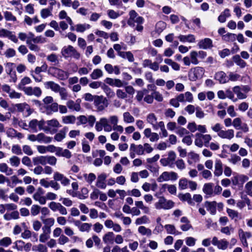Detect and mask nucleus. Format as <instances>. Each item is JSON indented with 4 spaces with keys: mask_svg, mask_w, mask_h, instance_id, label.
I'll return each mask as SVG.
<instances>
[{
    "mask_svg": "<svg viewBox=\"0 0 252 252\" xmlns=\"http://www.w3.org/2000/svg\"><path fill=\"white\" fill-rule=\"evenodd\" d=\"M216 205L217 202L216 201H206L205 202V206L207 210L213 215L216 213Z\"/></svg>",
    "mask_w": 252,
    "mask_h": 252,
    "instance_id": "c85d7f7f",
    "label": "nucleus"
},
{
    "mask_svg": "<svg viewBox=\"0 0 252 252\" xmlns=\"http://www.w3.org/2000/svg\"><path fill=\"white\" fill-rule=\"evenodd\" d=\"M0 172L5 173L7 176L11 175L13 170L5 163H0Z\"/></svg>",
    "mask_w": 252,
    "mask_h": 252,
    "instance_id": "2f4dec72",
    "label": "nucleus"
},
{
    "mask_svg": "<svg viewBox=\"0 0 252 252\" xmlns=\"http://www.w3.org/2000/svg\"><path fill=\"white\" fill-rule=\"evenodd\" d=\"M178 178V174L175 172L164 171L158 178V183L171 181L174 182Z\"/></svg>",
    "mask_w": 252,
    "mask_h": 252,
    "instance_id": "20e7f679",
    "label": "nucleus"
},
{
    "mask_svg": "<svg viewBox=\"0 0 252 252\" xmlns=\"http://www.w3.org/2000/svg\"><path fill=\"white\" fill-rule=\"evenodd\" d=\"M59 104L57 102H53L50 105L45 106L46 114L51 115L53 113L58 112Z\"/></svg>",
    "mask_w": 252,
    "mask_h": 252,
    "instance_id": "72a5a7b5",
    "label": "nucleus"
},
{
    "mask_svg": "<svg viewBox=\"0 0 252 252\" xmlns=\"http://www.w3.org/2000/svg\"><path fill=\"white\" fill-rule=\"evenodd\" d=\"M32 161L34 165H38L40 164L42 165H45L47 164V156H41L34 157L32 158Z\"/></svg>",
    "mask_w": 252,
    "mask_h": 252,
    "instance_id": "f704fd0d",
    "label": "nucleus"
},
{
    "mask_svg": "<svg viewBox=\"0 0 252 252\" xmlns=\"http://www.w3.org/2000/svg\"><path fill=\"white\" fill-rule=\"evenodd\" d=\"M102 89L104 92L105 93L106 96L109 98H114L115 96V93L114 92V91L111 89L110 87H109L108 86L103 85V86H102Z\"/></svg>",
    "mask_w": 252,
    "mask_h": 252,
    "instance_id": "37998d69",
    "label": "nucleus"
},
{
    "mask_svg": "<svg viewBox=\"0 0 252 252\" xmlns=\"http://www.w3.org/2000/svg\"><path fill=\"white\" fill-rule=\"evenodd\" d=\"M0 37H7L14 43H17L18 41L16 36L13 34L12 32L5 29H0Z\"/></svg>",
    "mask_w": 252,
    "mask_h": 252,
    "instance_id": "2eb2a0df",
    "label": "nucleus"
},
{
    "mask_svg": "<svg viewBox=\"0 0 252 252\" xmlns=\"http://www.w3.org/2000/svg\"><path fill=\"white\" fill-rule=\"evenodd\" d=\"M230 16V11L228 9H225L219 16L218 20L221 23H224L226 19Z\"/></svg>",
    "mask_w": 252,
    "mask_h": 252,
    "instance_id": "8fccbe9b",
    "label": "nucleus"
},
{
    "mask_svg": "<svg viewBox=\"0 0 252 252\" xmlns=\"http://www.w3.org/2000/svg\"><path fill=\"white\" fill-rule=\"evenodd\" d=\"M9 160L11 166L17 167L20 164V158L16 156H12L9 158Z\"/></svg>",
    "mask_w": 252,
    "mask_h": 252,
    "instance_id": "4d7b16f0",
    "label": "nucleus"
},
{
    "mask_svg": "<svg viewBox=\"0 0 252 252\" xmlns=\"http://www.w3.org/2000/svg\"><path fill=\"white\" fill-rule=\"evenodd\" d=\"M161 189L164 191L167 189L171 194H176L177 192V188L174 185L163 184L161 187Z\"/></svg>",
    "mask_w": 252,
    "mask_h": 252,
    "instance_id": "4c0bfd02",
    "label": "nucleus"
},
{
    "mask_svg": "<svg viewBox=\"0 0 252 252\" xmlns=\"http://www.w3.org/2000/svg\"><path fill=\"white\" fill-rule=\"evenodd\" d=\"M62 119L63 123L65 124H73L76 121V118L73 115L63 116Z\"/></svg>",
    "mask_w": 252,
    "mask_h": 252,
    "instance_id": "3c124183",
    "label": "nucleus"
},
{
    "mask_svg": "<svg viewBox=\"0 0 252 252\" xmlns=\"http://www.w3.org/2000/svg\"><path fill=\"white\" fill-rule=\"evenodd\" d=\"M90 28V25L87 24H77L76 25V31L77 32H83Z\"/></svg>",
    "mask_w": 252,
    "mask_h": 252,
    "instance_id": "774afa93",
    "label": "nucleus"
},
{
    "mask_svg": "<svg viewBox=\"0 0 252 252\" xmlns=\"http://www.w3.org/2000/svg\"><path fill=\"white\" fill-rule=\"evenodd\" d=\"M149 222V218L147 216L145 215L137 218L135 221V224L136 225H139L143 224H146Z\"/></svg>",
    "mask_w": 252,
    "mask_h": 252,
    "instance_id": "603ef678",
    "label": "nucleus"
},
{
    "mask_svg": "<svg viewBox=\"0 0 252 252\" xmlns=\"http://www.w3.org/2000/svg\"><path fill=\"white\" fill-rule=\"evenodd\" d=\"M53 179L55 182H60L61 184L63 186H67L70 184V181L63 174L58 171L54 173Z\"/></svg>",
    "mask_w": 252,
    "mask_h": 252,
    "instance_id": "9d476101",
    "label": "nucleus"
},
{
    "mask_svg": "<svg viewBox=\"0 0 252 252\" xmlns=\"http://www.w3.org/2000/svg\"><path fill=\"white\" fill-rule=\"evenodd\" d=\"M107 14L108 17L111 19H116L120 17L122 14V13H120L119 12L115 11L112 9H108L107 11Z\"/></svg>",
    "mask_w": 252,
    "mask_h": 252,
    "instance_id": "bf43d9fd",
    "label": "nucleus"
},
{
    "mask_svg": "<svg viewBox=\"0 0 252 252\" xmlns=\"http://www.w3.org/2000/svg\"><path fill=\"white\" fill-rule=\"evenodd\" d=\"M138 232L142 235H146L150 237L152 235V230L144 226H140L138 228Z\"/></svg>",
    "mask_w": 252,
    "mask_h": 252,
    "instance_id": "49530a36",
    "label": "nucleus"
},
{
    "mask_svg": "<svg viewBox=\"0 0 252 252\" xmlns=\"http://www.w3.org/2000/svg\"><path fill=\"white\" fill-rule=\"evenodd\" d=\"M124 121L126 123H132L134 121V117L128 112L123 114Z\"/></svg>",
    "mask_w": 252,
    "mask_h": 252,
    "instance_id": "0e129e2a",
    "label": "nucleus"
},
{
    "mask_svg": "<svg viewBox=\"0 0 252 252\" xmlns=\"http://www.w3.org/2000/svg\"><path fill=\"white\" fill-rule=\"evenodd\" d=\"M129 18L127 21V24L132 27L135 26V24H142L144 21L143 17L139 16L134 10H131L129 13Z\"/></svg>",
    "mask_w": 252,
    "mask_h": 252,
    "instance_id": "423d86ee",
    "label": "nucleus"
},
{
    "mask_svg": "<svg viewBox=\"0 0 252 252\" xmlns=\"http://www.w3.org/2000/svg\"><path fill=\"white\" fill-rule=\"evenodd\" d=\"M12 243L10 238L5 237L0 240V246L3 247H7Z\"/></svg>",
    "mask_w": 252,
    "mask_h": 252,
    "instance_id": "69168bd1",
    "label": "nucleus"
},
{
    "mask_svg": "<svg viewBox=\"0 0 252 252\" xmlns=\"http://www.w3.org/2000/svg\"><path fill=\"white\" fill-rule=\"evenodd\" d=\"M214 184L212 183H205L203 185L202 190L203 192L209 197L214 196V192H213Z\"/></svg>",
    "mask_w": 252,
    "mask_h": 252,
    "instance_id": "5701e85b",
    "label": "nucleus"
},
{
    "mask_svg": "<svg viewBox=\"0 0 252 252\" xmlns=\"http://www.w3.org/2000/svg\"><path fill=\"white\" fill-rule=\"evenodd\" d=\"M135 205L136 207L141 209L144 213L149 214L150 212V208L144 205L143 202L142 201H137L135 202Z\"/></svg>",
    "mask_w": 252,
    "mask_h": 252,
    "instance_id": "5fc2aeb1",
    "label": "nucleus"
},
{
    "mask_svg": "<svg viewBox=\"0 0 252 252\" xmlns=\"http://www.w3.org/2000/svg\"><path fill=\"white\" fill-rule=\"evenodd\" d=\"M37 141L38 142L48 143H50L52 141V138L50 137H48L46 136L43 133H40L37 135Z\"/></svg>",
    "mask_w": 252,
    "mask_h": 252,
    "instance_id": "c03bdc74",
    "label": "nucleus"
},
{
    "mask_svg": "<svg viewBox=\"0 0 252 252\" xmlns=\"http://www.w3.org/2000/svg\"><path fill=\"white\" fill-rule=\"evenodd\" d=\"M178 38L180 41L183 42H189L190 43H193L195 41V37L194 35L191 34L187 35H180L178 36Z\"/></svg>",
    "mask_w": 252,
    "mask_h": 252,
    "instance_id": "c9c22d12",
    "label": "nucleus"
},
{
    "mask_svg": "<svg viewBox=\"0 0 252 252\" xmlns=\"http://www.w3.org/2000/svg\"><path fill=\"white\" fill-rule=\"evenodd\" d=\"M23 91L28 95H34L37 97L40 96L42 93L41 89L37 87H27Z\"/></svg>",
    "mask_w": 252,
    "mask_h": 252,
    "instance_id": "4468645a",
    "label": "nucleus"
},
{
    "mask_svg": "<svg viewBox=\"0 0 252 252\" xmlns=\"http://www.w3.org/2000/svg\"><path fill=\"white\" fill-rule=\"evenodd\" d=\"M198 56V52L195 51H192L190 53V60L191 63L194 64L196 65L199 63V61L197 59Z\"/></svg>",
    "mask_w": 252,
    "mask_h": 252,
    "instance_id": "e2e57ef3",
    "label": "nucleus"
},
{
    "mask_svg": "<svg viewBox=\"0 0 252 252\" xmlns=\"http://www.w3.org/2000/svg\"><path fill=\"white\" fill-rule=\"evenodd\" d=\"M39 183L41 186L45 188H48L51 187L55 190H58L61 188L60 184L58 182L53 180L48 181L46 179H42L40 180Z\"/></svg>",
    "mask_w": 252,
    "mask_h": 252,
    "instance_id": "f8f14e48",
    "label": "nucleus"
},
{
    "mask_svg": "<svg viewBox=\"0 0 252 252\" xmlns=\"http://www.w3.org/2000/svg\"><path fill=\"white\" fill-rule=\"evenodd\" d=\"M218 136L222 139L231 140L234 136V131L232 129H229L225 130H222L220 131V133H219Z\"/></svg>",
    "mask_w": 252,
    "mask_h": 252,
    "instance_id": "b1692460",
    "label": "nucleus"
},
{
    "mask_svg": "<svg viewBox=\"0 0 252 252\" xmlns=\"http://www.w3.org/2000/svg\"><path fill=\"white\" fill-rule=\"evenodd\" d=\"M164 228L168 234L177 235L180 233V232L176 230L175 226L173 224H166L164 226Z\"/></svg>",
    "mask_w": 252,
    "mask_h": 252,
    "instance_id": "864d4df0",
    "label": "nucleus"
},
{
    "mask_svg": "<svg viewBox=\"0 0 252 252\" xmlns=\"http://www.w3.org/2000/svg\"><path fill=\"white\" fill-rule=\"evenodd\" d=\"M215 79L220 84H225L229 81L228 77L226 73L222 71L216 72L215 75Z\"/></svg>",
    "mask_w": 252,
    "mask_h": 252,
    "instance_id": "412c9836",
    "label": "nucleus"
},
{
    "mask_svg": "<svg viewBox=\"0 0 252 252\" xmlns=\"http://www.w3.org/2000/svg\"><path fill=\"white\" fill-rule=\"evenodd\" d=\"M106 177V175L105 173H102L98 175L96 182V186L98 188L105 189L106 187L105 183Z\"/></svg>",
    "mask_w": 252,
    "mask_h": 252,
    "instance_id": "4be33fe9",
    "label": "nucleus"
},
{
    "mask_svg": "<svg viewBox=\"0 0 252 252\" xmlns=\"http://www.w3.org/2000/svg\"><path fill=\"white\" fill-rule=\"evenodd\" d=\"M232 60L237 65L241 68H244L247 65V63L239 55L233 56Z\"/></svg>",
    "mask_w": 252,
    "mask_h": 252,
    "instance_id": "c756f323",
    "label": "nucleus"
},
{
    "mask_svg": "<svg viewBox=\"0 0 252 252\" xmlns=\"http://www.w3.org/2000/svg\"><path fill=\"white\" fill-rule=\"evenodd\" d=\"M67 130V128L66 127H64L63 129L60 130L59 133H57L55 135V139L57 141H61L63 139H64L65 137Z\"/></svg>",
    "mask_w": 252,
    "mask_h": 252,
    "instance_id": "09e8293b",
    "label": "nucleus"
},
{
    "mask_svg": "<svg viewBox=\"0 0 252 252\" xmlns=\"http://www.w3.org/2000/svg\"><path fill=\"white\" fill-rule=\"evenodd\" d=\"M176 158V153L173 151H170L168 153V157L166 158L160 159V162L163 166H169L170 168H174Z\"/></svg>",
    "mask_w": 252,
    "mask_h": 252,
    "instance_id": "7ed1b4c3",
    "label": "nucleus"
},
{
    "mask_svg": "<svg viewBox=\"0 0 252 252\" xmlns=\"http://www.w3.org/2000/svg\"><path fill=\"white\" fill-rule=\"evenodd\" d=\"M32 82L31 79L28 77H24L21 80L18 85V88L20 90L24 91L27 87H25L26 85L30 84Z\"/></svg>",
    "mask_w": 252,
    "mask_h": 252,
    "instance_id": "a19ab883",
    "label": "nucleus"
},
{
    "mask_svg": "<svg viewBox=\"0 0 252 252\" xmlns=\"http://www.w3.org/2000/svg\"><path fill=\"white\" fill-rule=\"evenodd\" d=\"M179 197L181 200L187 201L189 204L192 203L191 194L189 192L180 194Z\"/></svg>",
    "mask_w": 252,
    "mask_h": 252,
    "instance_id": "052dcab7",
    "label": "nucleus"
},
{
    "mask_svg": "<svg viewBox=\"0 0 252 252\" xmlns=\"http://www.w3.org/2000/svg\"><path fill=\"white\" fill-rule=\"evenodd\" d=\"M40 219L44 224L42 229L51 230V227L54 225L55 223V220L53 218H45L43 216H41Z\"/></svg>",
    "mask_w": 252,
    "mask_h": 252,
    "instance_id": "6ab92c4d",
    "label": "nucleus"
},
{
    "mask_svg": "<svg viewBox=\"0 0 252 252\" xmlns=\"http://www.w3.org/2000/svg\"><path fill=\"white\" fill-rule=\"evenodd\" d=\"M44 193L43 189L41 188H38L33 195V198L40 204H45L46 203V198L45 196H43Z\"/></svg>",
    "mask_w": 252,
    "mask_h": 252,
    "instance_id": "ddd939ff",
    "label": "nucleus"
},
{
    "mask_svg": "<svg viewBox=\"0 0 252 252\" xmlns=\"http://www.w3.org/2000/svg\"><path fill=\"white\" fill-rule=\"evenodd\" d=\"M232 91L236 94L238 99H245L247 97V94L243 93L241 86H236L232 88Z\"/></svg>",
    "mask_w": 252,
    "mask_h": 252,
    "instance_id": "a878e982",
    "label": "nucleus"
},
{
    "mask_svg": "<svg viewBox=\"0 0 252 252\" xmlns=\"http://www.w3.org/2000/svg\"><path fill=\"white\" fill-rule=\"evenodd\" d=\"M115 234L113 232H108L105 233L103 237L102 240L105 244H113L114 243Z\"/></svg>",
    "mask_w": 252,
    "mask_h": 252,
    "instance_id": "7c9ffc66",
    "label": "nucleus"
},
{
    "mask_svg": "<svg viewBox=\"0 0 252 252\" xmlns=\"http://www.w3.org/2000/svg\"><path fill=\"white\" fill-rule=\"evenodd\" d=\"M14 108L17 112L22 113L25 117L30 116L32 113L30 106L26 102L17 103L14 105Z\"/></svg>",
    "mask_w": 252,
    "mask_h": 252,
    "instance_id": "0eeeda50",
    "label": "nucleus"
},
{
    "mask_svg": "<svg viewBox=\"0 0 252 252\" xmlns=\"http://www.w3.org/2000/svg\"><path fill=\"white\" fill-rule=\"evenodd\" d=\"M83 177L85 181L90 185L92 184V183L96 179V176L94 173H90L89 174H84Z\"/></svg>",
    "mask_w": 252,
    "mask_h": 252,
    "instance_id": "13d9d810",
    "label": "nucleus"
},
{
    "mask_svg": "<svg viewBox=\"0 0 252 252\" xmlns=\"http://www.w3.org/2000/svg\"><path fill=\"white\" fill-rule=\"evenodd\" d=\"M142 145L139 144L136 145L133 143L131 144L129 148V151H135L138 155H143Z\"/></svg>",
    "mask_w": 252,
    "mask_h": 252,
    "instance_id": "ea45409f",
    "label": "nucleus"
},
{
    "mask_svg": "<svg viewBox=\"0 0 252 252\" xmlns=\"http://www.w3.org/2000/svg\"><path fill=\"white\" fill-rule=\"evenodd\" d=\"M175 203L171 200H167L164 197L161 196L158 201L154 204L157 210H169L174 207Z\"/></svg>",
    "mask_w": 252,
    "mask_h": 252,
    "instance_id": "f257e3e1",
    "label": "nucleus"
},
{
    "mask_svg": "<svg viewBox=\"0 0 252 252\" xmlns=\"http://www.w3.org/2000/svg\"><path fill=\"white\" fill-rule=\"evenodd\" d=\"M147 123L151 124L154 129L157 130L158 128V122L157 121V117L154 113L149 114L146 118Z\"/></svg>",
    "mask_w": 252,
    "mask_h": 252,
    "instance_id": "a211bd4d",
    "label": "nucleus"
},
{
    "mask_svg": "<svg viewBox=\"0 0 252 252\" xmlns=\"http://www.w3.org/2000/svg\"><path fill=\"white\" fill-rule=\"evenodd\" d=\"M198 46L200 49H210L213 47L212 40L210 38H205L198 42Z\"/></svg>",
    "mask_w": 252,
    "mask_h": 252,
    "instance_id": "aec40b11",
    "label": "nucleus"
},
{
    "mask_svg": "<svg viewBox=\"0 0 252 252\" xmlns=\"http://www.w3.org/2000/svg\"><path fill=\"white\" fill-rule=\"evenodd\" d=\"M119 56L124 59H127L129 62H133L134 61V56L130 51L119 53Z\"/></svg>",
    "mask_w": 252,
    "mask_h": 252,
    "instance_id": "a18cd8bd",
    "label": "nucleus"
},
{
    "mask_svg": "<svg viewBox=\"0 0 252 252\" xmlns=\"http://www.w3.org/2000/svg\"><path fill=\"white\" fill-rule=\"evenodd\" d=\"M32 250L36 252H47V247L43 244H39L38 245H34L32 247Z\"/></svg>",
    "mask_w": 252,
    "mask_h": 252,
    "instance_id": "6e6d98bb",
    "label": "nucleus"
},
{
    "mask_svg": "<svg viewBox=\"0 0 252 252\" xmlns=\"http://www.w3.org/2000/svg\"><path fill=\"white\" fill-rule=\"evenodd\" d=\"M103 76V72L99 68L94 69L90 74L91 78L93 80H96Z\"/></svg>",
    "mask_w": 252,
    "mask_h": 252,
    "instance_id": "79ce46f5",
    "label": "nucleus"
},
{
    "mask_svg": "<svg viewBox=\"0 0 252 252\" xmlns=\"http://www.w3.org/2000/svg\"><path fill=\"white\" fill-rule=\"evenodd\" d=\"M45 87L47 89H51L55 93H58L62 88L58 84L53 81H47L44 84Z\"/></svg>",
    "mask_w": 252,
    "mask_h": 252,
    "instance_id": "393cba45",
    "label": "nucleus"
},
{
    "mask_svg": "<svg viewBox=\"0 0 252 252\" xmlns=\"http://www.w3.org/2000/svg\"><path fill=\"white\" fill-rule=\"evenodd\" d=\"M45 121L43 120L38 121L36 119L31 120L29 124V127L32 130V132H36L38 131L37 127L39 130H43L46 128L44 127Z\"/></svg>",
    "mask_w": 252,
    "mask_h": 252,
    "instance_id": "6e6552de",
    "label": "nucleus"
},
{
    "mask_svg": "<svg viewBox=\"0 0 252 252\" xmlns=\"http://www.w3.org/2000/svg\"><path fill=\"white\" fill-rule=\"evenodd\" d=\"M42 233H41L39 236V242L41 243H45L46 241H47L50 238V234L51 233V230H47V229H42Z\"/></svg>",
    "mask_w": 252,
    "mask_h": 252,
    "instance_id": "58836bf2",
    "label": "nucleus"
},
{
    "mask_svg": "<svg viewBox=\"0 0 252 252\" xmlns=\"http://www.w3.org/2000/svg\"><path fill=\"white\" fill-rule=\"evenodd\" d=\"M94 104L98 111L104 110L108 105L107 99L103 95H95Z\"/></svg>",
    "mask_w": 252,
    "mask_h": 252,
    "instance_id": "f03ea898",
    "label": "nucleus"
},
{
    "mask_svg": "<svg viewBox=\"0 0 252 252\" xmlns=\"http://www.w3.org/2000/svg\"><path fill=\"white\" fill-rule=\"evenodd\" d=\"M105 118H101L99 121L96 123L95 128L96 131H100L104 126Z\"/></svg>",
    "mask_w": 252,
    "mask_h": 252,
    "instance_id": "680f3d73",
    "label": "nucleus"
},
{
    "mask_svg": "<svg viewBox=\"0 0 252 252\" xmlns=\"http://www.w3.org/2000/svg\"><path fill=\"white\" fill-rule=\"evenodd\" d=\"M62 54L65 58L73 57L78 59L80 58V54L71 45L64 46L62 49Z\"/></svg>",
    "mask_w": 252,
    "mask_h": 252,
    "instance_id": "39448f33",
    "label": "nucleus"
},
{
    "mask_svg": "<svg viewBox=\"0 0 252 252\" xmlns=\"http://www.w3.org/2000/svg\"><path fill=\"white\" fill-rule=\"evenodd\" d=\"M61 126V125L56 119H52L50 120L45 121L44 127L46 129H44V131L47 132L50 131L52 129H57Z\"/></svg>",
    "mask_w": 252,
    "mask_h": 252,
    "instance_id": "9b49d317",
    "label": "nucleus"
},
{
    "mask_svg": "<svg viewBox=\"0 0 252 252\" xmlns=\"http://www.w3.org/2000/svg\"><path fill=\"white\" fill-rule=\"evenodd\" d=\"M53 69L54 70V76L59 80L63 81L68 78L69 76V73L68 72L57 67H54Z\"/></svg>",
    "mask_w": 252,
    "mask_h": 252,
    "instance_id": "f3484780",
    "label": "nucleus"
},
{
    "mask_svg": "<svg viewBox=\"0 0 252 252\" xmlns=\"http://www.w3.org/2000/svg\"><path fill=\"white\" fill-rule=\"evenodd\" d=\"M66 106L72 111H79L81 109L80 103H75L72 100H68L66 102Z\"/></svg>",
    "mask_w": 252,
    "mask_h": 252,
    "instance_id": "473e14b6",
    "label": "nucleus"
},
{
    "mask_svg": "<svg viewBox=\"0 0 252 252\" xmlns=\"http://www.w3.org/2000/svg\"><path fill=\"white\" fill-rule=\"evenodd\" d=\"M226 212L228 216L232 220H234L235 222H236L239 220H241L242 219L238 212L236 210L228 208L226 209Z\"/></svg>",
    "mask_w": 252,
    "mask_h": 252,
    "instance_id": "cd10ccee",
    "label": "nucleus"
},
{
    "mask_svg": "<svg viewBox=\"0 0 252 252\" xmlns=\"http://www.w3.org/2000/svg\"><path fill=\"white\" fill-rule=\"evenodd\" d=\"M212 243L214 246H216L219 249L225 250L227 249L229 246V242L225 239L218 240L216 236L214 237L212 240Z\"/></svg>",
    "mask_w": 252,
    "mask_h": 252,
    "instance_id": "1a4fd4ad",
    "label": "nucleus"
},
{
    "mask_svg": "<svg viewBox=\"0 0 252 252\" xmlns=\"http://www.w3.org/2000/svg\"><path fill=\"white\" fill-rule=\"evenodd\" d=\"M56 156L69 159L72 157V154L68 149H63L62 148L60 147L58 152L56 153Z\"/></svg>",
    "mask_w": 252,
    "mask_h": 252,
    "instance_id": "e433bc0d",
    "label": "nucleus"
},
{
    "mask_svg": "<svg viewBox=\"0 0 252 252\" xmlns=\"http://www.w3.org/2000/svg\"><path fill=\"white\" fill-rule=\"evenodd\" d=\"M189 180L186 178H182L179 181V188L180 190H184L188 189Z\"/></svg>",
    "mask_w": 252,
    "mask_h": 252,
    "instance_id": "de8ad7c7",
    "label": "nucleus"
},
{
    "mask_svg": "<svg viewBox=\"0 0 252 252\" xmlns=\"http://www.w3.org/2000/svg\"><path fill=\"white\" fill-rule=\"evenodd\" d=\"M238 234L243 246L248 247V244L247 239L250 238L252 236V233L250 232H245L242 229H239L238 230Z\"/></svg>",
    "mask_w": 252,
    "mask_h": 252,
    "instance_id": "dca6fc26",
    "label": "nucleus"
},
{
    "mask_svg": "<svg viewBox=\"0 0 252 252\" xmlns=\"http://www.w3.org/2000/svg\"><path fill=\"white\" fill-rule=\"evenodd\" d=\"M236 38V35L234 33H227L222 36V39L225 41L233 42L235 40Z\"/></svg>",
    "mask_w": 252,
    "mask_h": 252,
    "instance_id": "338daca9",
    "label": "nucleus"
},
{
    "mask_svg": "<svg viewBox=\"0 0 252 252\" xmlns=\"http://www.w3.org/2000/svg\"><path fill=\"white\" fill-rule=\"evenodd\" d=\"M222 163L220 159H217L215 161L214 174L215 176L219 177L222 175Z\"/></svg>",
    "mask_w": 252,
    "mask_h": 252,
    "instance_id": "bb28decb",
    "label": "nucleus"
}]
</instances>
